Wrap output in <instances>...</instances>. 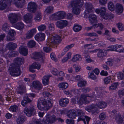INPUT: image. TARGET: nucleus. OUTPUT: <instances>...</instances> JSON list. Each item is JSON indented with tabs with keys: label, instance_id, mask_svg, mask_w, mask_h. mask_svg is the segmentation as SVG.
Listing matches in <instances>:
<instances>
[{
	"label": "nucleus",
	"instance_id": "1",
	"mask_svg": "<svg viewBox=\"0 0 124 124\" xmlns=\"http://www.w3.org/2000/svg\"><path fill=\"white\" fill-rule=\"evenodd\" d=\"M43 95L44 97L48 98L47 99L39 98L38 101L37 106L39 109L41 110H48L53 105L52 95L47 92H44Z\"/></svg>",
	"mask_w": 124,
	"mask_h": 124
},
{
	"label": "nucleus",
	"instance_id": "2",
	"mask_svg": "<svg viewBox=\"0 0 124 124\" xmlns=\"http://www.w3.org/2000/svg\"><path fill=\"white\" fill-rule=\"evenodd\" d=\"M24 58L22 57H18L15 59V63L12 64L9 67L11 70L10 73L11 76H18L21 74V72L20 70L19 64L24 63Z\"/></svg>",
	"mask_w": 124,
	"mask_h": 124
},
{
	"label": "nucleus",
	"instance_id": "3",
	"mask_svg": "<svg viewBox=\"0 0 124 124\" xmlns=\"http://www.w3.org/2000/svg\"><path fill=\"white\" fill-rule=\"evenodd\" d=\"M9 20L13 26L17 29L21 30L24 27V24L22 22H19L16 24L18 20L17 15L14 13L10 14L8 16Z\"/></svg>",
	"mask_w": 124,
	"mask_h": 124
},
{
	"label": "nucleus",
	"instance_id": "4",
	"mask_svg": "<svg viewBox=\"0 0 124 124\" xmlns=\"http://www.w3.org/2000/svg\"><path fill=\"white\" fill-rule=\"evenodd\" d=\"M83 0H72L69 3L68 7H72L73 13L75 15L79 14L80 9V8L82 7L83 5Z\"/></svg>",
	"mask_w": 124,
	"mask_h": 124
},
{
	"label": "nucleus",
	"instance_id": "5",
	"mask_svg": "<svg viewBox=\"0 0 124 124\" xmlns=\"http://www.w3.org/2000/svg\"><path fill=\"white\" fill-rule=\"evenodd\" d=\"M21 0H1L0 1V10H4L7 6L8 3L10 4L13 2L16 7L18 8H22L23 6V3L21 2Z\"/></svg>",
	"mask_w": 124,
	"mask_h": 124
},
{
	"label": "nucleus",
	"instance_id": "6",
	"mask_svg": "<svg viewBox=\"0 0 124 124\" xmlns=\"http://www.w3.org/2000/svg\"><path fill=\"white\" fill-rule=\"evenodd\" d=\"M96 97V96L94 94V92H93L92 95H90L87 94H83L81 95V98L79 101H78V99L74 98H72L71 99V101L74 104H76L77 102L79 104L82 105L83 103H86L87 101L86 98L87 97L91 98H94Z\"/></svg>",
	"mask_w": 124,
	"mask_h": 124
},
{
	"label": "nucleus",
	"instance_id": "7",
	"mask_svg": "<svg viewBox=\"0 0 124 124\" xmlns=\"http://www.w3.org/2000/svg\"><path fill=\"white\" fill-rule=\"evenodd\" d=\"M77 116L78 117V122L83 121L84 124H88L90 118L85 116L84 112L82 110L79 109L77 110Z\"/></svg>",
	"mask_w": 124,
	"mask_h": 124
},
{
	"label": "nucleus",
	"instance_id": "8",
	"mask_svg": "<svg viewBox=\"0 0 124 124\" xmlns=\"http://www.w3.org/2000/svg\"><path fill=\"white\" fill-rule=\"evenodd\" d=\"M36 95L34 93H31L24 95L23 97V99L21 101V103L23 107H26L28 104L31 102V100L30 99L29 97H34Z\"/></svg>",
	"mask_w": 124,
	"mask_h": 124
},
{
	"label": "nucleus",
	"instance_id": "9",
	"mask_svg": "<svg viewBox=\"0 0 124 124\" xmlns=\"http://www.w3.org/2000/svg\"><path fill=\"white\" fill-rule=\"evenodd\" d=\"M110 116L116 120L118 124H121L123 122V119L121 117V115L116 110H114L112 111Z\"/></svg>",
	"mask_w": 124,
	"mask_h": 124
},
{
	"label": "nucleus",
	"instance_id": "10",
	"mask_svg": "<svg viewBox=\"0 0 124 124\" xmlns=\"http://www.w3.org/2000/svg\"><path fill=\"white\" fill-rule=\"evenodd\" d=\"M66 16V14L63 11H59L54 14L52 16V18L55 20H57L63 19Z\"/></svg>",
	"mask_w": 124,
	"mask_h": 124
},
{
	"label": "nucleus",
	"instance_id": "11",
	"mask_svg": "<svg viewBox=\"0 0 124 124\" xmlns=\"http://www.w3.org/2000/svg\"><path fill=\"white\" fill-rule=\"evenodd\" d=\"M96 105L92 104L86 107V110L89 112H91L93 115H96L98 114L99 111L97 109Z\"/></svg>",
	"mask_w": 124,
	"mask_h": 124
},
{
	"label": "nucleus",
	"instance_id": "12",
	"mask_svg": "<svg viewBox=\"0 0 124 124\" xmlns=\"http://www.w3.org/2000/svg\"><path fill=\"white\" fill-rule=\"evenodd\" d=\"M37 6L36 4L34 2H31L28 4V10L30 12H35L37 10Z\"/></svg>",
	"mask_w": 124,
	"mask_h": 124
},
{
	"label": "nucleus",
	"instance_id": "13",
	"mask_svg": "<svg viewBox=\"0 0 124 124\" xmlns=\"http://www.w3.org/2000/svg\"><path fill=\"white\" fill-rule=\"evenodd\" d=\"M24 112L28 117H30L32 115H34L36 111L35 109L33 107H31L29 108H26L24 110Z\"/></svg>",
	"mask_w": 124,
	"mask_h": 124
},
{
	"label": "nucleus",
	"instance_id": "14",
	"mask_svg": "<svg viewBox=\"0 0 124 124\" xmlns=\"http://www.w3.org/2000/svg\"><path fill=\"white\" fill-rule=\"evenodd\" d=\"M60 37L58 35H56L51 37L50 39V45H51L52 44H56L60 42Z\"/></svg>",
	"mask_w": 124,
	"mask_h": 124
},
{
	"label": "nucleus",
	"instance_id": "15",
	"mask_svg": "<svg viewBox=\"0 0 124 124\" xmlns=\"http://www.w3.org/2000/svg\"><path fill=\"white\" fill-rule=\"evenodd\" d=\"M98 51L97 54L98 57L102 58L103 57L107 55V51L104 50H101L100 49H97L93 51V52H96Z\"/></svg>",
	"mask_w": 124,
	"mask_h": 124
},
{
	"label": "nucleus",
	"instance_id": "16",
	"mask_svg": "<svg viewBox=\"0 0 124 124\" xmlns=\"http://www.w3.org/2000/svg\"><path fill=\"white\" fill-rule=\"evenodd\" d=\"M46 120L44 122L45 124H53V123L55 121L54 117L49 114L46 115Z\"/></svg>",
	"mask_w": 124,
	"mask_h": 124
},
{
	"label": "nucleus",
	"instance_id": "17",
	"mask_svg": "<svg viewBox=\"0 0 124 124\" xmlns=\"http://www.w3.org/2000/svg\"><path fill=\"white\" fill-rule=\"evenodd\" d=\"M32 57L33 59L37 60H41L42 61L43 57L42 53L40 52H35L32 53Z\"/></svg>",
	"mask_w": 124,
	"mask_h": 124
},
{
	"label": "nucleus",
	"instance_id": "18",
	"mask_svg": "<svg viewBox=\"0 0 124 124\" xmlns=\"http://www.w3.org/2000/svg\"><path fill=\"white\" fill-rule=\"evenodd\" d=\"M68 24L67 21L62 20L57 21L56 23V25L58 27L62 29L67 26Z\"/></svg>",
	"mask_w": 124,
	"mask_h": 124
},
{
	"label": "nucleus",
	"instance_id": "19",
	"mask_svg": "<svg viewBox=\"0 0 124 124\" xmlns=\"http://www.w3.org/2000/svg\"><path fill=\"white\" fill-rule=\"evenodd\" d=\"M33 87L39 90H41L42 88V85L39 81H34L32 83Z\"/></svg>",
	"mask_w": 124,
	"mask_h": 124
},
{
	"label": "nucleus",
	"instance_id": "20",
	"mask_svg": "<svg viewBox=\"0 0 124 124\" xmlns=\"http://www.w3.org/2000/svg\"><path fill=\"white\" fill-rule=\"evenodd\" d=\"M40 64L36 63H34L30 67L29 70L31 72L34 73L35 72V70H34V69H37L39 70L40 69Z\"/></svg>",
	"mask_w": 124,
	"mask_h": 124
},
{
	"label": "nucleus",
	"instance_id": "21",
	"mask_svg": "<svg viewBox=\"0 0 124 124\" xmlns=\"http://www.w3.org/2000/svg\"><path fill=\"white\" fill-rule=\"evenodd\" d=\"M35 40L37 41H42L45 39V35L44 33H40L37 34L35 36Z\"/></svg>",
	"mask_w": 124,
	"mask_h": 124
},
{
	"label": "nucleus",
	"instance_id": "22",
	"mask_svg": "<svg viewBox=\"0 0 124 124\" xmlns=\"http://www.w3.org/2000/svg\"><path fill=\"white\" fill-rule=\"evenodd\" d=\"M88 18L91 24L96 23L97 22V16L94 14H90L89 15Z\"/></svg>",
	"mask_w": 124,
	"mask_h": 124
},
{
	"label": "nucleus",
	"instance_id": "23",
	"mask_svg": "<svg viewBox=\"0 0 124 124\" xmlns=\"http://www.w3.org/2000/svg\"><path fill=\"white\" fill-rule=\"evenodd\" d=\"M36 33V30L35 29H33L30 30L28 31L26 34V38L27 39L31 38Z\"/></svg>",
	"mask_w": 124,
	"mask_h": 124
},
{
	"label": "nucleus",
	"instance_id": "24",
	"mask_svg": "<svg viewBox=\"0 0 124 124\" xmlns=\"http://www.w3.org/2000/svg\"><path fill=\"white\" fill-rule=\"evenodd\" d=\"M20 53L24 56H26L28 54V50L26 47L25 46H21L19 48Z\"/></svg>",
	"mask_w": 124,
	"mask_h": 124
},
{
	"label": "nucleus",
	"instance_id": "25",
	"mask_svg": "<svg viewBox=\"0 0 124 124\" xmlns=\"http://www.w3.org/2000/svg\"><path fill=\"white\" fill-rule=\"evenodd\" d=\"M68 116L70 118H74L77 116L76 111L74 110H69L67 113Z\"/></svg>",
	"mask_w": 124,
	"mask_h": 124
},
{
	"label": "nucleus",
	"instance_id": "26",
	"mask_svg": "<svg viewBox=\"0 0 124 124\" xmlns=\"http://www.w3.org/2000/svg\"><path fill=\"white\" fill-rule=\"evenodd\" d=\"M122 46V45L116 44L113 45H112L108 47L109 50L111 51H115L118 52L117 51L119 49L117 50V49L120 48Z\"/></svg>",
	"mask_w": 124,
	"mask_h": 124
},
{
	"label": "nucleus",
	"instance_id": "27",
	"mask_svg": "<svg viewBox=\"0 0 124 124\" xmlns=\"http://www.w3.org/2000/svg\"><path fill=\"white\" fill-rule=\"evenodd\" d=\"M25 22L28 23L31 22V19L32 18V15L30 13H27L23 16Z\"/></svg>",
	"mask_w": 124,
	"mask_h": 124
},
{
	"label": "nucleus",
	"instance_id": "28",
	"mask_svg": "<svg viewBox=\"0 0 124 124\" xmlns=\"http://www.w3.org/2000/svg\"><path fill=\"white\" fill-rule=\"evenodd\" d=\"M69 102V100L67 98L61 99L59 101L60 105L64 107H66Z\"/></svg>",
	"mask_w": 124,
	"mask_h": 124
},
{
	"label": "nucleus",
	"instance_id": "29",
	"mask_svg": "<svg viewBox=\"0 0 124 124\" xmlns=\"http://www.w3.org/2000/svg\"><path fill=\"white\" fill-rule=\"evenodd\" d=\"M107 106V103L103 101H100L96 104L97 107L100 108H104Z\"/></svg>",
	"mask_w": 124,
	"mask_h": 124
},
{
	"label": "nucleus",
	"instance_id": "30",
	"mask_svg": "<svg viewBox=\"0 0 124 124\" xmlns=\"http://www.w3.org/2000/svg\"><path fill=\"white\" fill-rule=\"evenodd\" d=\"M51 76L50 75H47L44 76L42 78V83L44 85H46L49 84V79Z\"/></svg>",
	"mask_w": 124,
	"mask_h": 124
},
{
	"label": "nucleus",
	"instance_id": "31",
	"mask_svg": "<svg viewBox=\"0 0 124 124\" xmlns=\"http://www.w3.org/2000/svg\"><path fill=\"white\" fill-rule=\"evenodd\" d=\"M25 87L24 85H20L19 87L16 92L18 94L22 95L25 92Z\"/></svg>",
	"mask_w": 124,
	"mask_h": 124
},
{
	"label": "nucleus",
	"instance_id": "32",
	"mask_svg": "<svg viewBox=\"0 0 124 124\" xmlns=\"http://www.w3.org/2000/svg\"><path fill=\"white\" fill-rule=\"evenodd\" d=\"M116 11L119 14H121L123 12V8L121 4L117 3L116 4Z\"/></svg>",
	"mask_w": 124,
	"mask_h": 124
},
{
	"label": "nucleus",
	"instance_id": "33",
	"mask_svg": "<svg viewBox=\"0 0 124 124\" xmlns=\"http://www.w3.org/2000/svg\"><path fill=\"white\" fill-rule=\"evenodd\" d=\"M85 5L86 9L88 12L89 13L93 11V7L91 3H86Z\"/></svg>",
	"mask_w": 124,
	"mask_h": 124
},
{
	"label": "nucleus",
	"instance_id": "34",
	"mask_svg": "<svg viewBox=\"0 0 124 124\" xmlns=\"http://www.w3.org/2000/svg\"><path fill=\"white\" fill-rule=\"evenodd\" d=\"M26 120V118L24 116H21L17 118L16 121L18 124H20L23 123Z\"/></svg>",
	"mask_w": 124,
	"mask_h": 124
},
{
	"label": "nucleus",
	"instance_id": "35",
	"mask_svg": "<svg viewBox=\"0 0 124 124\" xmlns=\"http://www.w3.org/2000/svg\"><path fill=\"white\" fill-rule=\"evenodd\" d=\"M7 47L10 50H14L16 48L17 45L16 43L9 42L8 44Z\"/></svg>",
	"mask_w": 124,
	"mask_h": 124
},
{
	"label": "nucleus",
	"instance_id": "36",
	"mask_svg": "<svg viewBox=\"0 0 124 124\" xmlns=\"http://www.w3.org/2000/svg\"><path fill=\"white\" fill-rule=\"evenodd\" d=\"M54 8L52 6L47 7L46 8L44 11L46 14L49 15L53 12Z\"/></svg>",
	"mask_w": 124,
	"mask_h": 124
},
{
	"label": "nucleus",
	"instance_id": "37",
	"mask_svg": "<svg viewBox=\"0 0 124 124\" xmlns=\"http://www.w3.org/2000/svg\"><path fill=\"white\" fill-rule=\"evenodd\" d=\"M119 83L118 82L114 83L112 84L109 87V89L110 90H115L117 87L119 85Z\"/></svg>",
	"mask_w": 124,
	"mask_h": 124
},
{
	"label": "nucleus",
	"instance_id": "38",
	"mask_svg": "<svg viewBox=\"0 0 124 124\" xmlns=\"http://www.w3.org/2000/svg\"><path fill=\"white\" fill-rule=\"evenodd\" d=\"M10 27L9 24L8 23H6L2 25V29L3 31L7 32L9 31Z\"/></svg>",
	"mask_w": 124,
	"mask_h": 124
},
{
	"label": "nucleus",
	"instance_id": "39",
	"mask_svg": "<svg viewBox=\"0 0 124 124\" xmlns=\"http://www.w3.org/2000/svg\"><path fill=\"white\" fill-rule=\"evenodd\" d=\"M103 18L106 20L111 19L114 17L113 15L110 13H107L102 17Z\"/></svg>",
	"mask_w": 124,
	"mask_h": 124
},
{
	"label": "nucleus",
	"instance_id": "40",
	"mask_svg": "<svg viewBox=\"0 0 124 124\" xmlns=\"http://www.w3.org/2000/svg\"><path fill=\"white\" fill-rule=\"evenodd\" d=\"M60 88H62V89H65L67 88L68 86V85L66 82H63L60 83L59 85Z\"/></svg>",
	"mask_w": 124,
	"mask_h": 124
},
{
	"label": "nucleus",
	"instance_id": "41",
	"mask_svg": "<svg viewBox=\"0 0 124 124\" xmlns=\"http://www.w3.org/2000/svg\"><path fill=\"white\" fill-rule=\"evenodd\" d=\"M27 45L29 48H32L35 46L36 42L34 40H31L28 42Z\"/></svg>",
	"mask_w": 124,
	"mask_h": 124
},
{
	"label": "nucleus",
	"instance_id": "42",
	"mask_svg": "<svg viewBox=\"0 0 124 124\" xmlns=\"http://www.w3.org/2000/svg\"><path fill=\"white\" fill-rule=\"evenodd\" d=\"M81 60V58L80 55L78 54H77L74 56L72 60L73 62H75L78 60L80 61Z\"/></svg>",
	"mask_w": 124,
	"mask_h": 124
},
{
	"label": "nucleus",
	"instance_id": "43",
	"mask_svg": "<svg viewBox=\"0 0 124 124\" xmlns=\"http://www.w3.org/2000/svg\"><path fill=\"white\" fill-rule=\"evenodd\" d=\"M108 8L111 11H113L115 8V6L113 3L109 2L108 3Z\"/></svg>",
	"mask_w": 124,
	"mask_h": 124
},
{
	"label": "nucleus",
	"instance_id": "44",
	"mask_svg": "<svg viewBox=\"0 0 124 124\" xmlns=\"http://www.w3.org/2000/svg\"><path fill=\"white\" fill-rule=\"evenodd\" d=\"M82 28L81 26L78 24L74 25L73 27V30L75 32H78L80 31Z\"/></svg>",
	"mask_w": 124,
	"mask_h": 124
},
{
	"label": "nucleus",
	"instance_id": "45",
	"mask_svg": "<svg viewBox=\"0 0 124 124\" xmlns=\"http://www.w3.org/2000/svg\"><path fill=\"white\" fill-rule=\"evenodd\" d=\"M86 82L85 80H81L79 82L78 84V87H84L86 86Z\"/></svg>",
	"mask_w": 124,
	"mask_h": 124
},
{
	"label": "nucleus",
	"instance_id": "46",
	"mask_svg": "<svg viewBox=\"0 0 124 124\" xmlns=\"http://www.w3.org/2000/svg\"><path fill=\"white\" fill-rule=\"evenodd\" d=\"M106 9L105 7H101L100 8V15L102 17L105 14Z\"/></svg>",
	"mask_w": 124,
	"mask_h": 124
},
{
	"label": "nucleus",
	"instance_id": "47",
	"mask_svg": "<svg viewBox=\"0 0 124 124\" xmlns=\"http://www.w3.org/2000/svg\"><path fill=\"white\" fill-rule=\"evenodd\" d=\"M9 109L10 110L12 111L16 112L18 109V107L17 105H14L11 106Z\"/></svg>",
	"mask_w": 124,
	"mask_h": 124
},
{
	"label": "nucleus",
	"instance_id": "48",
	"mask_svg": "<svg viewBox=\"0 0 124 124\" xmlns=\"http://www.w3.org/2000/svg\"><path fill=\"white\" fill-rule=\"evenodd\" d=\"M74 45V44H72L67 46L63 49V51L64 52V54H65L69 49L73 47Z\"/></svg>",
	"mask_w": 124,
	"mask_h": 124
},
{
	"label": "nucleus",
	"instance_id": "49",
	"mask_svg": "<svg viewBox=\"0 0 124 124\" xmlns=\"http://www.w3.org/2000/svg\"><path fill=\"white\" fill-rule=\"evenodd\" d=\"M42 19L41 14L40 13L37 14L34 18L35 20L37 21H40Z\"/></svg>",
	"mask_w": 124,
	"mask_h": 124
},
{
	"label": "nucleus",
	"instance_id": "50",
	"mask_svg": "<svg viewBox=\"0 0 124 124\" xmlns=\"http://www.w3.org/2000/svg\"><path fill=\"white\" fill-rule=\"evenodd\" d=\"M38 29L39 31H43L46 29V26L44 24H42L38 27Z\"/></svg>",
	"mask_w": 124,
	"mask_h": 124
},
{
	"label": "nucleus",
	"instance_id": "51",
	"mask_svg": "<svg viewBox=\"0 0 124 124\" xmlns=\"http://www.w3.org/2000/svg\"><path fill=\"white\" fill-rule=\"evenodd\" d=\"M84 58L85 59V61L87 63L90 62H92V60L90 59V56L88 54H84Z\"/></svg>",
	"mask_w": 124,
	"mask_h": 124
},
{
	"label": "nucleus",
	"instance_id": "52",
	"mask_svg": "<svg viewBox=\"0 0 124 124\" xmlns=\"http://www.w3.org/2000/svg\"><path fill=\"white\" fill-rule=\"evenodd\" d=\"M43 49L44 51L46 53H49L52 51L51 47L49 46L44 47Z\"/></svg>",
	"mask_w": 124,
	"mask_h": 124
},
{
	"label": "nucleus",
	"instance_id": "53",
	"mask_svg": "<svg viewBox=\"0 0 124 124\" xmlns=\"http://www.w3.org/2000/svg\"><path fill=\"white\" fill-rule=\"evenodd\" d=\"M117 25L120 31H123L124 30V26L122 23H118L117 24Z\"/></svg>",
	"mask_w": 124,
	"mask_h": 124
},
{
	"label": "nucleus",
	"instance_id": "54",
	"mask_svg": "<svg viewBox=\"0 0 124 124\" xmlns=\"http://www.w3.org/2000/svg\"><path fill=\"white\" fill-rule=\"evenodd\" d=\"M16 33V32L15 30L12 29L9 30L8 32V34L9 35L14 37Z\"/></svg>",
	"mask_w": 124,
	"mask_h": 124
},
{
	"label": "nucleus",
	"instance_id": "55",
	"mask_svg": "<svg viewBox=\"0 0 124 124\" xmlns=\"http://www.w3.org/2000/svg\"><path fill=\"white\" fill-rule=\"evenodd\" d=\"M48 27L49 30L51 31H53L54 30V26L53 23H49L48 25Z\"/></svg>",
	"mask_w": 124,
	"mask_h": 124
},
{
	"label": "nucleus",
	"instance_id": "56",
	"mask_svg": "<svg viewBox=\"0 0 124 124\" xmlns=\"http://www.w3.org/2000/svg\"><path fill=\"white\" fill-rule=\"evenodd\" d=\"M118 94L120 97L124 96V89H120L118 90Z\"/></svg>",
	"mask_w": 124,
	"mask_h": 124
},
{
	"label": "nucleus",
	"instance_id": "57",
	"mask_svg": "<svg viewBox=\"0 0 124 124\" xmlns=\"http://www.w3.org/2000/svg\"><path fill=\"white\" fill-rule=\"evenodd\" d=\"M106 117V114L104 113H102L99 115V118L100 120H104Z\"/></svg>",
	"mask_w": 124,
	"mask_h": 124
},
{
	"label": "nucleus",
	"instance_id": "58",
	"mask_svg": "<svg viewBox=\"0 0 124 124\" xmlns=\"http://www.w3.org/2000/svg\"><path fill=\"white\" fill-rule=\"evenodd\" d=\"M85 35L86 36H89L90 37L98 36V35L95 32L89 33H86Z\"/></svg>",
	"mask_w": 124,
	"mask_h": 124
},
{
	"label": "nucleus",
	"instance_id": "59",
	"mask_svg": "<svg viewBox=\"0 0 124 124\" xmlns=\"http://www.w3.org/2000/svg\"><path fill=\"white\" fill-rule=\"evenodd\" d=\"M51 72L54 75H58V71L56 69L53 68L51 70Z\"/></svg>",
	"mask_w": 124,
	"mask_h": 124
},
{
	"label": "nucleus",
	"instance_id": "60",
	"mask_svg": "<svg viewBox=\"0 0 124 124\" xmlns=\"http://www.w3.org/2000/svg\"><path fill=\"white\" fill-rule=\"evenodd\" d=\"M111 77L110 76H108L105 78L104 79L105 84H107L109 83L110 81Z\"/></svg>",
	"mask_w": 124,
	"mask_h": 124
},
{
	"label": "nucleus",
	"instance_id": "61",
	"mask_svg": "<svg viewBox=\"0 0 124 124\" xmlns=\"http://www.w3.org/2000/svg\"><path fill=\"white\" fill-rule=\"evenodd\" d=\"M15 39V38L14 37H13L12 36H11L9 35V36H7L6 39L8 41H10L13 40H14Z\"/></svg>",
	"mask_w": 124,
	"mask_h": 124
},
{
	"label": "nucleus",
	"instance_id": "62",
	"mask_svg": "<svg viewBox=\"0 0 124 124\" xmlns=\"http://www.w3.org/2000/svg\"><path fill=\"white\" fill-rule=\"evenodd\" d=\"M91 90L90 88L89 87H85L82 89V91L85 93L89 92Z\"/></svg>",
	"mask_w": 124,
	"mask_h": 124
},
{
	"label": "nucleus",
	"instance_id": "63",
	"mask_svg": "<svg viewBox=\"0 0 124 124\" xmlns=\"http://www.w3.org/2000/svg\"><path fill=\"white\" fill-rule=\"evenodd\" d=\"M113 61V59H108V61L106 62V63L108 65L111 66L112 65Z\"/></svg>",
	"mask_w": 124,
	"mask_h": 124
},
{
	"label": "nucleus",
	"instance_id": "64",
	"mask_svg": "<svg viewBox=\"0 0 124 124\" xmlns=\"http://www.w3.org/2000/svg\"><path fill=\"white\" fill-rule=\"evenodd\" d=\"M75 80L77 81H79L82 80L83 78L79 75L76 76L75 77Z\"/></svg>",
	"mask_w": 124,
	"mask_h": 124
}]
</instances>
